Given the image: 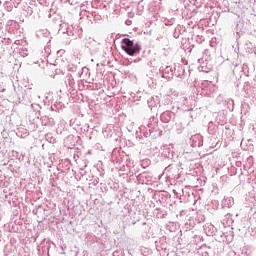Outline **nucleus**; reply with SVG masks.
Listing matches in <instances>:
<instances>
[{"instance_id": "obj_1", "label": "nucleus", "mask_w": 256, "mask_h": 256, "mask_svg": "<svg viewBox=\"0 0 256 256\" xmlns=\"http://www.w3.org/2000/svg\"><path fill=\"white\" fill-rule=\"evenodd\" d=\"M122 44V49L127 55L133 56L141 53V45L134 44L129 38H124Z\"/></svg>"}]
</instances>
